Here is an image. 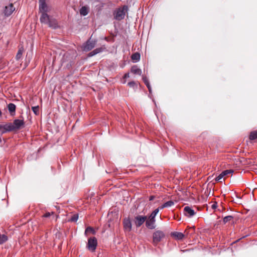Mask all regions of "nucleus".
<instances>
[{"instance_id":"22","label":"nucleus","mask_w":257,"mask_h":257,"mask_svg":"<svg viewBox=\"0 0 257 257\" xmlns=\"http://www.w3.org/2000/svg\"><path fill=\"white\" fill-rule=\"evenodd\" d=\"M8 239V236L5 234H0V244H3Z\"/></svg>"},{"instance_id":"20","label":"nucleus","mask_w":257,"mask_h":257,"mask_svg":"<svg viewBox=\"0 0 257 257\" xmlns=\"http://www.w3.org/2000/svg\"><path fill=\"white\" fill-rule=\"evenodd\" d=\"M89 11L87 7L83 6L80 10V14L81 15L85 16L88 14Z\"/></svg>"},{"instance_id":"19","label":"nucleus","mask_w":257,"mask_h":257,"mask_svg":"<svg viewBox=\"0 0 257 257\" xmlns=\"http://www.w3.org/2000/svg\"><path fill=\"white\" fill-rule=\"evenodd\" d=\"M172 235L179 240L182 239L184 237V234L180 232H174Z\"/></svg>"},{"instance_id":"13","label":"nucleus","mask_w":257,"mask_h":257,"mask_svg":"<svg viewBox=\"0 0 257 257\" xmlns=\"http://www.w3.org/2000/svg\"><path fill=\"white\" fill-rule=\"evenodd\" d=\"M233 173V170H226L223 171L221 174H220L216 178L215 180L216 181H218L221 180L224 176L227 175L228 174H230Z\"/></svg>"},{"instance_id":"18","label":"nucleus","mask_w":257,"mask_h":257,"mask_svg":"<svg viewBox=\"0 0 257 257\" xmlns=\"http://www.w3.org/2000/svg\"><path fill=\"white\" fill-rule=\"evenodd\" d=\"M102 51H103V49L102 48H96V49H94V50H93L92 51H91V52H90L88 54V57H92V56L95 55L96 54L101 52Z\"/></svg>"},{"instance_id":"4","label":"nucleus","mask_w":257,"mask_h":257,"mask_svg":"<svg viewBox=\"0 0 257 257\" xmlns=\"http://www.w3.org/2000/svg\"><path fill=\"white\" fill-rule=\"evenodd\" d=\"M97 245V240L95 237H90L88 240L87 247L89 250L93 251Z\"/></svg>"},{"instance_id":"16","label":"nucleus","mask_w":257,"mask_h":257,"mask_svg":"<svg viewBox=\"0 0 257 257\" xmlns=\"http://www.w3.org/2000/svg\"><path fill=\"white\" fill-rule=\"evenodd\" d=\"M131 72L133 74L138 75H141L142 74L141 70L136 65L132 67Z\"/></svg>"},{"instance_id":"34","label":"nucleus","mask_w":257,"mask_h":257,"mask_svg":"<svg viewBox=\"0 0 257 257\" xmlns=\"http://www.w3.org/2000/svg\"><path fill=\"white\" fill-rule=\"evenodd\" d=\"M217 207V202H214L211 206V207L212 209H216Z\"/></svg>"},{"instance_id":"28","label":"nucleus","mask_w":257,"mask_h":257,"mask_svg":"<svg viewBox=\"0 0 257 257\" xmlns=\"http://www.w3.org/2000/svg\"><path fill=\"white\" fill-rule=\"evenodd\" d=\"M165 206L166 207H169L173 206L174 204V202L173 201H168L164 203Z\"/></svg>"},{"instance_id":"17","label":"nucleus","mask_w":257,"mask_h":257,"mask_svg":"<svg viewBox=\"0 0 257 257\" xmlns=\"http://www.w3.org/2000/svg\"><path fill=\"white\" fill-rule=\"evenodd\" d=\"M131 59L134 63L139 61L140 60V54L138 52L134 53L131 56Z\"/></svg>"},{"instance_id":"7","label":"nucleus","mask_w":257,"mask_h":257,"mask_svg":"<svg viewBox=\"0 0 257 257\" xmlns=\"http://www.w3.org/2000/svg\"><path fill=\"white\" fill-rule=\"evenodd\" d=\"M165 234L164 232L160 230H158L153 233V241L155 243L160 242L161 239L164 237Z\"/></svg>"},{"instance_id":"5","label":"nucleus","mask_w":257,"mask_h":257,"mask_svg":"<svg viewBox=\"0 0 257 257\" xmlns=\"http://www.w3.org/2000/svg\"><path fill=\"white\" fill-rule=\"evenodd\" d=\"M46 0H39V11L41 13H47L50 10V7L46 3Z\"/></svg>"},{"instance_id":"27","label":"nucleus","mask_w":257,"mask_h":257,"mask_svg":"<svg viewBox=\"0 0 257 257\" xmlns=\"http://www.w3.org/2000/svg\"><path fill=\"white\" fill-rule=\"evenodd\" d=\"M232 218H233L232 216H231V215L226 216L223 218V222L224 223H226V222L230 221Z\"/></svg>"},{"instance_id":"33","label":"nucleus","mask_w":257,"mask_h":257,"mask_svg":"<svg viewBox=\"0 0 257 257\" xmlns=\"http://www.w3.org/2000/svg\"><path fill=\"white\" fill-rule=\"evenodd\" d=\"M51 214H53V212H47L44 215L43 217H49L51 216Z\"/></svg>"},{"instance_id":"29","label":"nucleus","mask_w":257,"mask_h":257,"mask_svg":"<svg viewBox=\"0 0 257 257\" xmlns=\"http://www.w3.org/2000/svg\"><path fill=\"white\" fill-rule=\"evenodd\" d=\"M128 77V73H125L124 75V76L123 77V78L121 79V82L123 84H124L126 83V79Z\"/></svg>"},{"instance_id":"15","label":"nucleus","mask_w":257,"mask_h":257,"mask_svg":"<svg viewBox=\"0 0 257 257\" xmlns=\"http://www.w3.org/2000/svg\"><path fill=\"white\" fill-rule=\"evenodd\" d=\"M47 24H48L50 27L54 29L58 28V25L56 23V20L51 18L50 19V20H49V22L47 23Z\"/></svg>"},{"instance_id":"30","label":"nucleus","mask_w":257,"mask_h":257,"mask_svg":"<svg viewBox=\"0 0 257 257\" xmlns=\"http://www.w3.org/2000/svg\"><path fill=\"white\" fill-rule=\"evenodd\" d=\"M87 232H92L93 233H94V231L93 228L91 227H88L86 228V229H85V233H86Z\"/></svg>"},{"instance_id":"37","label":"nucleus","mask_w":257,"mask_h":257,"mask_svg":"<svg viewBox=\"0 0 257 257\" xmlns=\"http://www.w3.org/2000/svg\"><path fill=\"white\" fill-rule=\"evenodd\" d=\"M154 199V196H150V199H149V200H150V201H151V200H153Z\"/></svg>"},{"instance_id":"24","label":"nucleus","mask_w":257,"mask_h":257,"mask_svg":"<svg viewBox=\"0 0 257 257\" xmlns=\"http://www.w3.org/2000/svg\"><path fill=\"white\" fill-rule=\"evenodd\" d=\"M32 109L35 114L38 115L39 114V106L38 105L32 106Z\"/></svg>"},{"instance_id":"9","label":"nucleus","mask_w":257,"mask_h":257,"mask_svg":"<svg viewBox=\"0 0 257 257\" xmlns=\"http://www.w3.org/2000/svg\"><path fill=\"white\" fill-rule=\"evenodd\" d=\"M184 214L185 216L191 217L195 214V212L191 207L186 206L184 208Z\"/></svg>"},{"instance_id":"31","label":"nucleus","mask_w":257,"mask_h":257,"mask_svg":"<svg viewBox=\"0 0 257 257\" xmlns=\"http://www.w3.org/2000/svg\"><path fill=\"white\" fill-rule=\"evenodd\" d=\"M143 81H144V83H145V84L147 86L150 85V83H149V80H148V78L146 77H144L143 78Z\"/></svg>"},{"instance_id":"23","label":"nucleus","mask_w":257,"mask_h":257,"mask_svg":"<svg viewBox=\"0 0 257 257\" xmlns=\"http://www.w3.org/2000/svg\"><path fill=\"white\" fill-rule=\"evenodd\" d=\"M249 139L251 140H254L257 139V131H254L250 133Z\"/></svg>"},{"instance_id":"38","label":"nucleus","mask_w":257,"mask_h":257,"mask_svg":"<svg viewBox=\"0 0 257 257\" xmlns=\"http://www.w3.org/2000/svg\"><path fill=\"white\" fill-rule=\"evenodd\" d=\"M3 128V126L2 124H0V130Z\"/></svg>"},{"instance_id":"21","label":"nucleus","mask_w":257,"mask_h":257,"mask_svg":"<svg viewBox=\"0 0 257 257\" xmlns=\"http://www.w3.org/2000/svg\"><path fill=\"white\" fill-rule=\"evenodd\" d=\"M23 52L24 48L23 47L20 48L16 56V59L17 60H20L22 58Z\"/></svg>"},{"instance_id":"32","label":"nucleus","mask_w":257,"mask_h":257,"mask_svg":"<svg viewBox=\"0 0 257 257\" xmlns=\"http://www.w3.org/2000/svg\"><path fill=\"white\" fill-rule=\"evenodd\" d=\"M129 85L130 87H133L134 88H135V87H138V84H136L134 82H130Z\"/></svg>"},{"instance_id":"10","label":"nucleus","mask_w":257,"mask_h":257,"mask_svg":"<svg viewBox=\"0 0 257 257\" xmlns=\"http://www.w3.org/2000/svg\"><path fill=\"white\" fill-rule=\"evenodd\" d=\"M13 125L15 130H18L24 125V122L23 120L17 119L14 120Z\"/></svg>"},{"instance_id":"26","label":"nucleus","mask_w":257,"mask_h":257,"mask_svg":"<svg viewBox=\"0 0 257 257\" xmlns=\"http://www.w3.org/2000/svg\"><path fill=\"white\" fill-rule=\"evenodd\" d=\"M124 228L126 231L128 230V218H125L123 221Z\"/></svg>"},{"instance_id":"1","label":"nucleus","mask_w":257,"mask_h":257,"mask_svg":"<svg viewBox=\"0 0 257 257\" xmlns=\"http://www.w3.org/2000/svg\"><path fill=\"white\" fill-rule=\"evenodd\" d=\"M159 211V208L155 209L154 211L151 214L148 219L146 220V225L148 228L153 229L155 228V217L158 213Z\"/></svg>"},{"instance_id":"25","label":"nucleus","mask_w":257,"mask_h":257,"mask_svg":"<svg viewBox=\"0 0 257 257\" xmlns=\"http://www.w3.org/2000/svg\"><path fill=\"white\" fill-rule=\"evenodd\" d=\"M78 219V214H73L71 218L69 219V221L71 222H76Z\"/></svg>"},{"instance_id":"35","label":"nucleus","mask_w":257,"mask_h":257,"mask_svg":"<svg viewBox=\"0 0 257 257\" xmlns=\"http://www.w3.org/2000/svg\"><path fill=\"white\" fill-rule=\"evenodd\" d=\"M159 208V210L160 209H163L164 208H166V207L165 206L164 203L162 205L160 206Z\"/></svg>"},{"instance_id":"6","label":"nucleus","mask_w":257,"mask_h":257,"mask_svg":"<svg viewBox=\"0 0 257 257\" xmlns=\"http://www.w3.org/2000/svg\"><path fill=\"white\" fill-rule=\"evenodd\" d=\"M15 10V8L12 4H10L4 7L3 13L5 16L8 17L11 16L13 12Z\"/></svg>"},{"instance_id":"39","label":"nucleus","mask_w":257,"mask_h":257,"mask_svg":"<svg viewBox=\"0 0 257 257\" xmlns=\"http://www.w3.org/2000/svg\"><path fill=\"white\" fill-rule=\"evenodd\" d=\"M131 227H132L131 224L130 222V230L131 229Z\"/></svg>"},{"instance_id":"3","label":"nucleus","mask_w":257,"mask_h":257,"mask_svg":"<svg viewBox=\"0 0 257 257\" xmlns=\"http://www.w3.org/2000/svg\"><path fill=\"white\" fill-rule=\"evenodd\" d=\"M97 40L88 39L83 45V50L85 51H89L92 50L95 46Z\"/></svg>"},{"instance_id":"8","label":"nucleus","mask_w":257,"mask_h":257,"mask_svg":"<svg viewBox=\"0 0 257 257\" xmlns=\"http://www.w3.org/2000/svg\"><path fill=\"white\" fill-rule=\"evenodd\" d=\"M146 220H147V216H142V215H138L135 217V224L137 227H140Z\"/></svg>"},{"instance_id":"2","label":"nucleus","mask_w":257,"mask_h":257,"mask_svg":"<svg viewBox=\"0 0 257 257\" xmlns=\"http://www.w3.org/2000/svg\"><path fill=\"white\" fill-rule=\"evenodd\" d=\"M127 10V6H124L122 8L117 9L114 13V19L116 20H121L124 18L125 12Z\"/></svg>"},{"instance_id":"11","label":"nucleus","mask_w":257,"mask_h":257,"mask_svg":"<svg viewBox=\"0 0 257 257\" xmlns=\"http://www.w3.org/2000/svg\"><path fill=\"white\" fill-rule=\"evenodd\" d=\"M51 17L46 13H42L40 21L41 23L47 24Z\"/></svg>"},{"instance_id":"14","label":"nucleus","mask_w":257,"mask_h":257,"mask_svg":"<svg viewBox=\"0 0 257 257\" xmlns=\"http://www.w3.org/2000/svg\"><path fill=\"white\" fill-rule=\"evenodd\" d=\"M16 105L14 103H10L8 105V110L11 115L13 116L16 112Z\"/></svg>"},{"instance_id":"12","label":"nucleus","mask_w":257,"mask_h":257,"mask_svg":"<svg viewBox=\"0 0 257 257\" xmlns=\"http://www.w3.org/2000/svg\"><path fill=\"white\" fill-rule=\"evenodd\" d=\"M3 128L5 130L2 132V134H3L7 132H10L13 130H15L14 127L13 126V123H9L6 124L5 125H3Z\"/></svg>"},{"instance_id":"36","label":"nucleus","mask_w":257,"mask_h":257,"mask_svg":"<svg viewBox=\"0 0 257 257\" xmlns=\"http://www.w3.org/2000/svg\"><path fill=\"white\" fill-rule=\"evenodd\" d=\"M147 87L149 89V92L151 93L152 92V88H151L150 85L149 86H147Z\"/></svg>"}]
</instances>
